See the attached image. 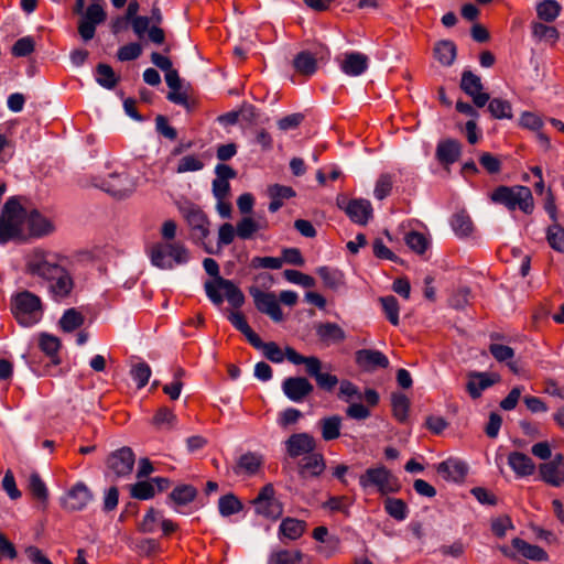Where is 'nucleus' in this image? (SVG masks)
<instances>
[{"mask_svg": "<svg viewBox=\"0 0 564 564\" xmlns=\"http://www.w3.org/2000/svg\"><path fill=\"white\" fill-rule=\"evenodd\" d=\"M285 448L292 458L306 456L315 449V440L307 433L292 434L285 441Z\"/></svg>", "mask_w": 564, "mask_h": 564, "instance_id": "obj_16", "label": "nucleus"}, {"mask_svg": "<svg viewBox=\"0 0 564 564\" xmlns=\"http://www.w3.org/2000/svg\"><path fill=\"white\" fill-rule=\"evenodd\" d=\"M322 437L324 441H333L339 437L341 419L338 415L324 417L319 421Z\"/></svg>", "mask_w": 564, "mask_h": 564, "instance_id": "obj_38", "label": "nucleus"}, {"mask_svg": "<svg viewBox=\"0 0 564 564\" xmlns=\"http://www.w3.org/2000/svg\"><path fill=\"white\" fill-rule=\"evenodd\" d=\"M488 110L496 119H510L512 117V108L508 100L494 98L489 99Z\"/></svg>", "mask_w": 564, "mask_h": 564, "instance_id": "obj_50", "label": "nucleus"}, {"mask_svg": "<svg viewBox=\"0 0 564 564\" xmlns=\"http://www.w3.org/2000/svg\"><path fill=\"white\" fill-rule=\"evenodd\" d=\"M130 375L139 389L147 386L151 377V368L145 362H138L131 367Z\"/></svg>", "mask_w": 564, "mask_h": 564, "instance_id": "obj_54", "label": "nucleus"}, {"mask_svg": "<svg viewBox=\"0 0 564 564\" xmlns=\"http://www.w3.org/2000/svg\"><path fill=\"white\" fill-rule=\"evenodd\" d=\"M434 55L442 65L449 66L456 57V46L452 41H440L435 44Z\"/></svg>", "mask_w": 564, "mask_h": 564, "instance_id": "obj_35", "label": "nucleus"}, {"mask_svg": "<svg viewBox=\"0 0 564 564\" xmlns=\"http://www.w3.org/2000/svg\"><path fill=\"white\" fill-rule=\"evenodd\" d=\"M11 312L23 327L37 324L44 314L42 300L31 291H21L11 296Z\"/></svg>", "mask_w": 564, "mask_h": 564, "instance_id": "obj_2", "label": "nucleus"}, {"mask_svg": "<svg viewBox=\"0 0 564 564\" xmlns=\"http://www.w3.org/2000/svg\"><path fill=\"white\" fill-rule=\"evenodd\" d=\"M107 464L117 476L129 475L134 465V454L131 448L122 447L109 456Z\"/></svg>", "mask_w": 564, "mask_h": 564, "instance_id": "obj_15", "label": "nucleus"}, {"mask_svg": "<svg viewBox=\"0 0 564 564\" xmlns=\"http://www.w3.org/2000/svg\"><path fill=\"white\" fill-rule=\"evenodd\" d=\"M151 263L162 270H171L175 265L189 261V251L181 242L155 243L150 251Z\"/></svg>", "mask_w": 564, "mask_h": 564, "instance_id": "obj_3", "label": "nucleus"}, {"mask_svg": "<svg viewBox=\"0 0 564 564\" xmlns=\"http://www.w3.org/2000/svg\"><path fill=\"white\" fill-rule=\"evenodd\" d=\"M96 82L104 88L112 89L118 82L113 69L107 64H98L96 68Z\"/></svg>", "mask_w": 564, "mask_h": 564, "instance_id": "obj_47", "label": "nucleus"}, {"mask_svg": "<svg viewBox=\"0 0 564 564\" xmlns=\"http://www.w3.org/2000/svg\"><path fill=\"white\" fill-rule=\"evenodd\" d=\"M325 460L322 454L311 453L302 458L299 464V474L302 478H314L323 474Z\"/></svg>", "mask_w": 564, "mask_h": 564, "instance_id": "obj_23", "label": "nucleus"}, {"mask_svg": "<svg viewBox=\"0 0 564 564\" xmlns=\"http://www.w3.org/2000/svg\"><path fill=\"white\" fill-rule=\"evenodd\" d=\"M490 198L509 210L519 208L525 214H531L534 208L532 193L527 186H499L491 193Z\"/></svg>", "mask_w": 564, "mask_h": 564, "instance_id": "obj_4", "label": "nucleus"}, {"mask_svg": "<svg viewBox=\"0 0 564 564\" xmlns=\"http://www.w3.org/2000/svg\"><path fill=\"white\" fill-rule=\"evenodd\" d=\"M102 188L113 197L126 198L135 191L137 182L126 172H116L102 182Z\"/></svg>", "mask_w": 564, "mask_h": 564, "instance_id": "obj_9", "label": "nucleus"}, {"mask_svg": "<svg viewBox=\"0 0 564 564\" xmlns=\"http://www.w3.org/2000/svg\"><path fill=\"white\" fill-rule=\"evenodd\" d=\"M535 10L540 20L552 22L561 14L562 7L555 0H542L536 3Z\"/></svg>", "mask_w": 564, "mask_h": 564, "instance_id": "obj_36", "label": "nucleus"}, {"mask_svg": "<svg viewBox=\"0 0 564 564\" xmlns=\"http://www.w3.org/2000/svg\"><path fill=\"white\" fill-rule=\"evenodd\" d=\"M451 226L457 236L466 237L473 230V223L470 217L465 212H459L453 215Z\"/></svg>", "mask_w": 564, "mask_h": 564, "instance_id": "obj_46", "label": "nucleus"}, {"mask_svg": "<svg viewBox=\"0 0 564 564\" xmlns=\"http://www.w3.org/2000/svg\"><path fill=\"white\" fill-rule=\"evenodd\" d=\"M317 336L327 343H339L346 337L344 329L335 323H322L316 327Z\"/></svg>", "mask_w": 564, "mask_h": 564, "instance_id": "obj_33", "label": "nucleus"}, {"mask_svg": "<svg viewBox=\"0 0 564 564\" xmlns=\"http://www.w3.org/2000/svg\"><path fill=\"white\" fill-rule=\"evenodd\" d=\"M386 512L397 521H403L409 516V508L406 503L399 498L388 497L384 500Z\"/></svg>", "mask_w": 564, "mask_h": 564, "instance_id": "obj_40", "label": "nucleus"}, {"mask_svg": "<svg viewBox=\"0 0 564 564\" xmlns=\"http://www.w3.org/2000/svg\"><path fill=\"white\" fill-rule=\"evenodd\" d=\"M155 495V486L152 482V479L138 481L135 485L131 487V496L133 498L140 499V500H148L154 497Z\"/></svg>", "mask_w": 564, "mask_h": 564, "instance_id": "obj_55", "label": "nucleus"}, {"mask_svg": "<svg viewBox=\"0 0 564 564\" xmlns=\"http://www.w3.org/2000/svg\"><path fill=\"white\" fill-rule=\"evenodd\" d=\"M219 283L229 304L240 307L245 303L243 293L232 281L219 278Z\"/></svg>", "mask_w": 564, "mask_h": 564, "instance_id": "obj_39", "label": "nucleus"}, {"mask_svg": "<svg viewBox=\"0 0 564 564\" xmlns=\"http://www.w3.org/2000/svg\"><path fill=\"white\" fill-rule=\"evenodd\" d=\"M489 351L499 362H506L514 357V350L502 344L491 343L489 345Z\"/></svg>", "mask_w": 564, "mask_h": 564, "instance_id": "obj_60", "label": "nucleus"}, {"mask_svg": "<svg viewBox=\"0 0 564 564\" xmlns=\"http://www.w3.org/2000/svg\"><path fill=\"white\" fill-rule=\"evenodd\" d=\"M314 387L304 377H290L282 383V390L285 397L293 402H302L312 393Z\"/></svg>", "mask_w": 564, "mask_h": 564, "instance_id": "obj_14", "label": "nucleus"}, {"mask_svg": "<svg viewBox=\"0 0 564 564\" xmlns=\"http://www.w3.org/2000/svg\"><path fill=\"white\" fill-rule=\"evenodd\" d=\"M180 212L189 226L194 238L205 239L209 234V223L205 213L196 205L186 203L180 207Z\"/></svg>", "mask_w": 564, "mask_h": 564, "instance_id": "obj_8", "label": "nucleus"}, {"mask_svg": "<svg viewBox=\"0 0 564 564\" xmlns=\"http://www.w3.org/2000/svg\"><path fill=\"white\" fill-rule=\"evenodd\" d=\"M29 488L34 497L40 500H45L47 498V488L39 474L33 473L29 478Z\"/></svg>", "mask_w": 564, "mask_h": 564, "instance_id": "obj_63", "label": "nucleus"}, {"mask_svg": "<svg viewBox=\"0 0 564 564\" xmlns=\"http://www.w3.org/2000/svg\"><path fill=\"white\" fill-rule=\"evenodd\" d=\"M82 19H84L95 25H98L106 20V12L101 4L91 3L88 6L86 11L83 13Z\"/></svg>", "mask_w": 564, "mask_h": 564, "instance_id": "obj_58", "label": "nucleus"}, {"mask_svg": "<svg viewBox=\"0 0 564 564\" xmlns=\"http://www.w3.org/2000/svg\"><path fill=\"white\" fill-rule=\"evenodd\" d=\"M218 510L223 517H229L240 512L242 503L235 495H225L218 500Z\"/></svg>", "mask_w": 564, "mask_h": 564, "instance_id": "obj_45", "label": "nucleus"}, {"mask_svg": "<svg viewBox=\"0 0 564 564\" xmlns=\"http://www.w3.org/2000/svg\"><path fill=\"white\" fill-rule=\"evenodd\" d=\"M532 35L539 41L555 43L560 36L557 30L541 22L532 23Z\"/></svg>", "mask_w": 564, "mask_h": 564, "instance_id": "obj_48", "label": "nucleus"}, {"mask_svg": "<svg viewBox=\"0 0 564 564\" xmlns=\"http://www.w3.org/2000/svg\"><path fill=\"white\" fill-rule=\"evenodd\" d=\"M39 345L41 350L51 357L54 364H58V360L55 359L61 346L57 337L48 334H42L40 336Z\"/></svg>", "mask_w": 564, "mask_h": 564, "instance_id": "obj_51", "label": "nucleus"}, {"mask_svg": "<svg viewBox=\"0 0 564 564\" xmlns=\"http://www.w3.org/2000/svg\"><path fill=\"white\" fill-rule=\"evenodd\" d=\"M34 40L31 36L19 39L12 46V54L18 57L30 55L34 51Z\"/></svg>", "mask_w": 564, "mask_h": 564, "instance_id": "obj_59", "label": "nucleus"}, {"mask_svg": "<svg viewBox=\"0 0 564 564\" xmlns=\"http://www.w3.org/2000/svg\"><path fill=\"white\" fill-rule=\"evenodd\" d=\"M59 267L58 256L42 249H34L25 258L26 272L43 281L48 280Z\"/></svg>", "mask_w": 564, "mask_h": 564, "instance_id": "obj_6", "label": "nucleus"}, {"mask_svg": "<svg viewBox=\"0 0 564 564\" xmlns=\"http://www.w3.org/2000/svg\"><path fill=\"white\" fill-rule=\"evenodd\" d=\"M351 221L358 225H366L372 217V206L367 199H351L346 205L339 204Z\"/></svg>", "mask_w": 564, "mask_h": 564, "instance_id": "obj_17", "label": "nucleus"}, {"mask_svg": "<svg viewBox=\"0 0 564 564\" xmlns=\"http://www.w3.org/2000/svg\"><path fill=\"white\" fill-rule=\"evenodd\" d=\"M269 227L268 219L264 215L243 216L237 223V237L242 240L251 239L258 231L265 230Z\"/></svg>", "mask_w": 564, "mask_h": 564, "instance_id": "obj_20", "label": "nucleus"}, {"mask_svg": "<svg viewBox=\"0 0 564 564\" xmlns=\"http://www.w3.org/2000/svg\"><path fill=\"white\" fill-rule=\"evenodd\" d=\"M391 404L393 416L399 422H405L409 415L410 401L408 397L403 393H393L391 395Z\"/></svg>", "mask_w": 564, "mask_h": 564, "instance_id": "obj_41", "label": "nucleus"}, {"mask_svg": "<svg viewBox=\"0 0 564 564\" xmlns=\"http://www.w3.org/2000/svg\"><path fill=\"white\" fill-rule=\"evenodd\" d=\"M508 464L518 477L531 476L535 470L533 460L520 452L510 453Z\"/></svg>", "mask_w": 564, "mask_h": 564, "instance_id": "obj_27", "label": "nucleus"}, {"mask_svg": "<svg viewBox=\"0 0 564 564\" xmlns=\"http://www.w3.org/2000/svg\"><path fill=\"white\" fill-rule=\"evenodd\" d=\"M359 485L364 491L376 490L381 496H387L399 490L397 478L383 465L366 469V471L359 476Z\"/></svg>", "mask_w": 564, "mask_h": 564, "instance_id": "obj_5", "label": "nucleus"}, {"mask_svg": "<svg viewBox=\"0 0 564 564\" xmlns=\"http://www.w3.org/2000/svg\"><path fill=\"white\" fill-rule=\"evenodd\" d=\"M26 228L32 237H43L52 234L55 229L51 219L36 209L28 210Z\"/></svg>", "mask_w": 564, "mask_h": 564, "instance_id": "obj_21", "label": "nucleus"}, {"mask_svg": "<svg viewBox=\"0 0 564 564\" xmlns=\"http://www.w3.org/2000/svg\"><path fill=\"white\" fill-rule=\"evenodd\" d=\"M462 153V147L458 141L447 139L438 142L436 147V159L443 165L455 163Z\"/></svg>", "mask_w": 564, "mask_h": 564, "instance_id": "obj_25", "label": "nucleus"}, {"mask_svg": "<svg viewBox=\"0 0 564 564\" xmlns=\"http://www.w3.org/2000/svg\"><path fill=\"white\" fill-rule=\"evenodd\" d=\"M45 282L47 283L50 296L56 302L69 296L74 288L73 278L63 265L59 267L48 280H45Z\"/></svg>", "mask_w": 564, "mask_h": 564, "instance_id": "obj_10", "label": "nucleus"}, {"mask_svg": "<svg viewBox=\"0 0 564 564\" xmlns=\"http://www.w3.org/2000/svg\"><path fill=\"white\" fill-rule=\"evenodd\" d=\"M405 245L415 253L423 254L430 247L427 237L419 231H410L404 236Z\"/></svg>", "mask_w": 564, "mask_h": 564, "instance_id": "obj_42", "label": "nucleus"}, {"mask_svg": "<svg viewBox=\"0 0 564 564\" xmlns=\"http://www.w3.org/2000/svg\"><path fill=\"white\" fill-rule=\"evenodd\" d=\"M316 272L327 288L336 290L344 283L343 274L337 269L319 267Z\"/></svg>", "mask_w": 564, "mask_h": 564, "instance_id": "obj_49", "label": "nucleus"}, {"mask_svg": "<svg viewBox=\"0 0 564 564\" xmlns=\"http://www.w3.org/2000/svg\"><path fill=\"white\" fill-rule=\"evenodd\" d=\"M269 197L271 198V203L269 204V210L271 213L278 212L282 205L284 199H289L295 195V192L290 186L283 185H272L268 189Z\"/></svg>", "mask_w": 564, "mask_h": 564, "instance_id": "obj_32", "label": "nucleus"}, {"mask_svg": "<svg viewBox=\"0 0 564 564\" xmlns=\"http://www.w3.org/2000/svg\"><path fill=\"white\" fill-rule=\"evenodd\" d=\"M251 503L258 516L270 520H276L283 513V505L276 499L272 484L263 486Z\"/></svg>", "mask_w": 564, "mask_h": 564, "instance_id": "obj_7", "label": "nucleus"}, {"mask_svg": "<svg viewBox=\"0 0 564 564\" xmlns=\"http://www.w3.org/2000/svg\"><path fill=\"white\" fill-rule=\"evenodd\" d=\"M513 550L517 551V556L521 555L522 557L531 561H545L547 558L546 552L538 545L530 544L527 541L514 538L511 542Z\"/></svg>", "mask_w": 564, "mask_h": 564, "instance_id": "obj_28", "label": "nucleus"}, {"mask_svg": "<svg viewBox=\"0 0 564 564\" xmlns=\"http://www.w3.org/2000/svg\"><path fill=\"white\" fill-rule=\"evenodd\" d=\"M162 516L154 511L153 509H150L143 517V520L140 524L141 531L145 533H153L156 531L159 523H161Z\"/></svg>", "mask_w": 564, "mask_h": 564, "instance_id": "obj_61", "label": "nucleus"}, {"mask_svg": "<svg viewBox=\"0 0 564 564\" xmlns=\"http://www.w3.org/2000/svg\"><path fill=\"white\" fill-rule=\"evenodd\" d=\"M286 359L294 365H305L306 372L316 378L322 369V362L317 357H305L300 355L295 349L290 346L285 347Z\"/></svg>", "mask_w": 564, "mask_h": 564, "instance_id": "obj_26", "label": "nucleus"}, {"mask_svg": "<svg viewBox=\"0 0 564 564\" xmlns=\"http://www.w3.org/2000/svg\"><path fill=\"white\" fill-rule=\"evenodd\" d=\"M204 167V162L199 155L189 154L180 159L176 172L187 173V172H197Z\"/></svg>", "mask_w": 564, "mask_h": 564, "instance_id": "obj_52", "label": "nucleus"}, {"mask_svg": "<svg viewBox=\"0 0 564 564\" xmlns=\"http://www.w3.org/2000/svg\"><path fill=\"white\" fill-rule=\"evenodd\" d=\"M356 364L366 371L387 368L389 359L384 354L373 349H360L356 352Z\"/></svg>", "mask_w": 564, "mask_h": 564, "instance_id": "obj_22", "label": "nucleus"}, {"mask_svg": "<svg viewBox=\"0 0 564 564\" xmlns=\"http://www.w3.org/2000/svg\"><path fill=\"white\" fill-rule=\"evenodd\" d=\"M436 470L438 475L448 481H462L467 473L465 463L458 459H447L437 465Z\"/></svg>", "mask_w": 564, "mask_h": 564, "instance_id": "obj_24", "label": "nucleus"}, {"mask_svg": "<svg viewBox=\"0 0 564 564\" xmlns=\"http://www.w3.org/2000/svg\"><path fill=\"white\" fill-rule=\"evenodd\" d=\"M338 398L350 404L356 401L362 400V392L359 388L349 380H341L339 383Z\"/></svg>", "mask_w": 564, "mask_h": 564, "instance_id": "obj_44", "label": "nucleus"}, {"mask_svg": "<svg viewBox=\"0 0 564 564\" xmlns=\"http://www.w3.org/2000/svg\"><path fill=\"white\" fill-rule=\"evenodd\" d=\"M460 88L473 99L476 107L481 108L489 101V94L482 91L480 77L471 70L463 72Z\"/></svg>", "mask_w": 564, "mask_h": 564, "instance_id": "obj_11", "label": "nucleus"}, {"mask_svg": "<svg viewBox=\"0 0 564 564\" xmlns=\"http://www.w3.org/2000/svg\"><path fill=\"white\" fill-rule=\"evenodd\" d=\"M84 324V316L75 308H68L64 312L59 319L61 328L70 333Z\"/></svg>", "mask_w": 564, "mask_h": 564, "instance_id": "obj_43", "label": "nucleus"}, {"mask_svg": "<svg viewBox=\"0 0 564 564\" xmlns=\"http://www.w3.org/2000/svg\"><path fill=\"white\" fill-rule=\"evenodd\" d=\"M380 303L382 305V310L387 316V318L389 319V322L397 326L399 324V303H398V300L392 296V295H388V296H383L380 299Z\"/></svg>", "mask_w": 564, "mask_h": 564, "instance_id": "obj_53", "label": "nucleus"}, {"mask_svg": "<svg viewBox=\"0 0 564 564\" xmlns=\"http://www.w3.org/2000/svg\"><path fill=\"white\" fill-rule=\"evenodd\" d=\"M546 239L552 249L560 252L564 251V230L560 226H550Z\"/></svg>", "mask_w": 564, "mask_h": 564, "instance_id": "obj_56", "label": "nucleus"}, {"mask_svg": "<svg viewBox=\"0 0 564 564\" xmlns=\"http://www.w3.org/2000/svg\"><path fill=\"white\" fill-rule=\"evenodd\" d=\"M197 495V490L191 485H181L175 487L169 496L171 502L176 507L186 506L192 502Z\"/></svg>", "mask_w": 564, "mask_h": 564, "instance_id": "obj_37", "label": "nucleus"}, {"mask_svg": "<svg viewBox=\"0 0 564 564\" xmlns=\"http://www.w3.org/2000/svg\"><path fill=\"white\" fill-rule=\"evenodd\" d=\"M284 278L293 283L301 285L303 288H313L315 285V280L311 275L304 274L297 270H285Z\"/></svg>", "mask_w": 564, "mask_h": 564, "instance_id": "obj_57", "label": "nucleus"}, {"mask_svg": "<svg viewBox=\"0 0 564 564\" xmlns=\"http://www.w3.org/2000/svg\"><path fill=\"white\" fill-rule=\"evenodd\" d=\"M263 464V456L259 453L248 452L242 454L237 463L236 473L248 476L256 475Z\"/></svg>", "mask_w": 564, "mask_h": 564, "instance_id": "obj_29", "label": "nucleus"}, {"mask_svg": "<svg viewBox=\"0 0 564 564\" xmlns=\"http://www.w3.org/2000/svg\"><path fill=\"white\" fill-rule=\"evenodd\" d=\"M293 66L299 74L312 76L317 69V61L308 51H303L295 56Z\"/></svg>", "mask_w": 564, "mask_h": 564, "instance_id": "obj_34", "label": "nucleus"}, {"mask_svg": "<svg viewBox=\"0 0 564 564\" xmlns=\"http://www.w3.org/2000/svg\"><path fill=\"white\" fill-rule=\"evenodd\" d=\"M369 66V58L360 52H346L340 61V69L344 74L356 77L364 74Z\"/></svg>", "mask_w": 564, "mask_h": 564, "instance_id": "obj_19", "label": "nucleus"}, {"mask_svg": "<svg viewBox=\"0 0 564 564\" xmlns=\"http://www.w3.org/2000/svg\"><path fill=\"white\" fill-rule=\"evenodd\" d=\"M499 381V376L489 372H470L466 389L473 399H478L485 390Z\"/></svg>", "mask_w": 564, "mask_h": 564, "instance_id": "obj_18", "label": "nucleus"}, {"mask_svg": "<svg viewBox=\"0 0 564 564\" xmlns=\"http://www.w3.org/2000/svg\"><path fill=\"white\" fill-rule=\"evenodd\" d=\"M93 495L84 482H77L62 498L63 507L68 511H80L91 501Z\"/></svg>", "mask_w": 564, "mask_h": 564, "instance_id": "obj_12", "label": "nucleus"}, {"mask_svg": "<svg viewBox=\"0 0 564 564\" xmlns=\"http://www.w3.org/2000/svg\"><path fill=\"white\" fill-rule=\"evenodd\" d=\"M306 530V522L295 518H285L279 527V533L289 540L300 539Z\"/></svg>", "mask_w": 564, "mask_h": 564, "instance_id": "obj_31", "label": "nucleus"}, {"mask_svg": "<svg viewBox=\"0 0 564 564\" xmlns=\"http://www.w3.org/2000/svg\"><path fill=\"white\" fill-rule=\"evenodd\" d=\"M28 210L17 197H10L3 205L0 215V245L24 236Z\"/></svg>", "mask_w": 564, "mask_h": 564, "instance_id": "obj_1", "label": "nucleus"}, {"mask_svg": "<svg viewBox=\"0 0 564 564\" xmlns=\"http://www.w3.org/2000/svg\"><path fill=\"white\" fill-rule=\"evenodd\" d=\"M562 454H557L552 462L540 465V475L545 482L555 487L561 486L563 478L558 465L562 463Z\"/></svg>", "mask_w": 564, "mask_h": 564, "instance_id": "obj_30", "label": "nucleus"}, {"mask_svg": "<svg viewBox=\"0 0 564 564\" xmlns=\"http://www.w3.org/2000/svg\"><path fill=\"white\" fill-rule=\"evenodd\" d=\"M392 177L389 174L381 175L375 186L373 195L377 199L386 198L392 188Z\"/></svg>", "mask_w": 564, "mask_h": 564, "instance_id": "obj_64", "label": "nucleus"}, {"mask_svg": "<svg viewBox=\"0 0 564 564\" xmlns=\"http://www.w3.org/2000/svg\"><path fill=\"white\" fill-rule=\"evenodd\" d=\"M251 295L257 308L261 313L269 315L274 322L283 319V313L274 293L254 290L251 291Z\"/></svg>", "mask_w": 564, "mask_h": 564, "instance_id": "obj_13", "label": "nucleus"}, {"mask_svg": "<svg viewBox=\"0 0 564 564\" xmlns=\"http://www.w3.org/2000/svg\"><path fill=\"white\" fill-rule=\"evenodd\" d=\"M142 53V47L139 43H129L118 50L117 56L121 62L137 59Z\"/></svg>", "mask_w": 564, "mask_h": 564, "instance_id": "obj_62", "label": "nucleus"}]
</instances>
